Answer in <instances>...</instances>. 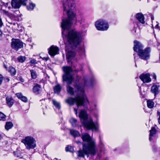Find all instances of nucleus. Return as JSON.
Wrapping results in <instances>:
<instances>
[{"label":"nucleus","instance_id":"nucleus-1","mask_svg":"<svg viewBox=\"0 0 160 160\" xmlns=\"http://www.w3.org/2000/svg\"><path fill=\"white\" fill-rule=\"evenodd\" d=\"M80 0H63L62 5L63 14H66L68 18H62L61 23V27L62 28V32L69 29L73 24H76L78 22L81 24L84 20L83 14L79 13L76 17V14L74 12L76 9V3Z\"/></svg>","mask_w":160,"mask_h":160},{"label":"nucleus","instance_id":"nucleus-2","mask_svg":"<svg viewBox=\"0 0 160 160\" xmlns=\"http://www.w3.org/2000/svg\"><path fill=\"white\" fill-rule=\"evenodd\" d=\"M62 34L65 44L66 46V58L68 62L72 63V60H74L76 53L72 50H68V48L76 47L81 42L83 35L82 32L78 31L75 29H72L69 31L66 35L63 31Z\"/></svg>","mask_w":160,"mask_h":160},{"label":"nucleus","instance_id":"nucleus-3","mask_svg":"<svg viewBox=\"0 0 160 160\" xmlns=\"http://www.w3.org/2000/svg\"><path fill=\"white\" fill-rule=\"evenodd\" d=\"M74 87L78 93L77 95L74 98L71 97L68 98L65 100L66 102L70 105H73L75 103L78 108L82 106L88 109L89 102L85 93L84 90L77 85H75Z\"/></svg>","mask_w":160,"mask_h":160},{"label":"nucleus","instance_id":"nucleus-4","mask_svg":"<svg viewBox=\"0 0 160 160\" xmlns=\"http://www.w3.org/2000/svg\"><path fill=\"white\" fill-rule=\"evenodd\" d=\"M78 116L84 128L88 130H91L92 131H98L99 127L98 124L94 123L91 118H88V115L85 110L83 109L81 110Z\"/></svg>","mask_w":160,"mask_h":160},{"label":"nucleus","instance_id":"nucleus-5","mask_svg":"<svg viewBox=\"0 0 160 160\" xmlns=\"http://www.w3.org/2000/svg\"><path fill=\"white\" fill-rule=\"evenodd\" d=\"M62 69L64 72L62 75L63 81L66 82L68 84L66 86L67 91L71 95H73L74 89L70 85L74 81L73 76L71 74L72 69L71 67L68 66H63Z\"/></svg>","mask_w":160,"mask_h":160},{"label":"nucleus","instance_id":"nucleus-6","mask_svg":"<svg viewBox=\"0 0 160 160\" xmlns=\"http://www.w3.org/2000/svg\"><path fill=\"white\" fill-rule=\"evenodd\" d=\"M82 138L84 142L82 143L83 150L86 152L93 153L97 149V144L95 140L91 137L88 133H82Z\"/></svg>","mask_w":160,"mask_h":160},{"label":"nucleus","instance_id":"nucleus-7","mask_svg":"<svg viewBox=\"0 0 160 160\" xmlns=\"http://www.w3.org/2000/svg\"><path fill=\"white\" fill-rule=\"evenodd\" d=\"M134 51L138 52V56L140 58L144 60H147L149 58L150 49L148 48L144 50H143V46L140 42L135 41L134 42Z\"/></svg>","mask_w":160,"mask_h":160},{"label":"nucleus","instance_id":"nucleus-8","mask_svg":"<svg viewBox=\"0 0 160 160\" xmlns=\"http://www.w3.org/2000/svg\"><path fill=\"white\" fill-rule=\"evenodd\" d=\"M81 79V77L77 75L76 77V80L74 82L73 86L74 87L75 85H77L80 87V88H83L84 91V87H92L96 82V80L94 78L91 79L89 81H88L86 80L85 77H84L82 81L83 84H80L79 83Z\"/></svg>","mask_w":160,"mask_h":160},{"label":"nucleus","instance_id":"nucleus-9","mask_svg":"<svg viewBox=\"0 0 160 160\" xmlns=\"http://www.w3.org/2000/svg\"><path fill=\"white\" fill-rule=\"evenodd\" d=\"M22 142L24 144L26 148L28 150L34 149L36 146L35 140L31 137H26L22 140Z\"/></svg>","mask_w":160,"mask_h":160},{"label":"nucleus","instance_id":"nucleus-10","mask_svg":"<svg viewBox=\"0 0 160 160\" xmlns=\"http://www.w3.org/2000/svg\"><path fill=\"white\" fill-rule=\"evenodd\" d=\"M95 25L97 29L99 31H106L109 27L108 22L102 19H99L96 21L95 22Z\"/></svg>","mask_w":160,"mask_h":160},{"label":"nucleus","instance_id":"nucleus-11","mask_svg":"<svg viewBox=\"0 0 160 160\" xmlns=\"http://www.w3.org/2000/svg\"><path fill=\"white\" fill-rule=\"evenodd\" d=\"M23 46V43L18 39H12L11 42V47L12 49L18 51L22 48Z\"/></svg>","mask_w":160,"mask_h":160},{"label":"nucleus","instance_id":"nucleus-12","mask_svg":"<svg viewBox=\"0 0 160 160\" xmlns=\"http://www.w3.org/2000/svg\"><path fill=\"white\" fill-rule=\"evenodd\" d=\"M96 150H95V152L93 153H91V152L87 153L85 152L83 149V147H82V149H80L77 152V154L78 157H79L84 158L85 155H86L88 156L89 155H94L97 152Z\"/></svg>","mask_w":160,"mask_h":160},{"label":"nucleus","instance_id":"nucleus-13","mask_svg":"<svg viewBox=\"0 0 160 160\" xmlns=\"http://www.w3.org/2000/svg\"><path fill=\"white\" fill-rule=\"evenodd\" d=\"M48 50L49 54L52 56H54L59 53L58 48L54 45L51 46Z\"/></svg>","mask_w":160,"mask_h":160},{"label":"nucleus","instance_id":"nucleus-14","mask_svg":"<svg viewBox=\"0 0 160 160\" xmlns=\"http://www.w3.org/2000/svg\"><path fill=\"white\" fill-rule=\"evenodd\" d=\"M148 73L143 74L140 75L139 77L143 83H148L151 81V79Z\"/></svg>","mask_w":160,"mask_h":160},{"label":"nucleus","instance_id":"nucleus-15","mask_svg":"<svg viewBox=\"0 0 160 160\" xmlns=\"http://www.w3.org/2000/svg\"><path fill=\"white\" fill-rule=\"evenodd\" d=\"M160 85L158 84H153L151 87V92L154 94L155 97L159 92V87Z\"/></svg>","mask_w":160,"mask_h":160},{"label":"nucleus","instance_id":"nucleus-16","mask_svg":"<svg viewBox=\"0 0 160 160\" xmlns=\"http://www.w3.org/2000/svg\"><path fill=\"white\" fill-rule=\"evenodd\" d=\"M6 103L10 108L11 107L14 103V100L11 97L6 95Z\"/></svg>","mask_w":160,"mask_h":160},{"label":"nucleus","instance_id":"nucleus-17","mask_svg":"<svg viewBox=\"0 0 160 160\" xmlns=\"http://www.w3.org/2000/svg\"><path fill=\"white\" fill-rule=\"evenodd\" d=\"M149 132V140L150 141H151L155 139L154 136L156 133V130L154 127H152Z\"/></svg>","mask_w":160,"mask_h":160},{"label":"nucleus","instance_id":"nucleus-18","mask_svg":"<svg viewBox=\"0 0 160 160\" xmlns=\"http://www.w3.org/2000/svg\"><path fill=\"white\" fill-rule=\"evenodd\" d=\"M136 18L139 22L142 24L144 23V17L142 13H137L136 15Z\"/></svg>","mask_w":160,"mask_h":160},{"label":"nucleus","instance_id":"nucleus-19","mask_svg":"<svg viewBox=\"0 0 160 160\" xmlns=\"http://www.w3.org/2000/svg\"><path fill=\"white\" fill-rule=\"evenodd\" d=\"M21 4L18 0H12L11 5L14 8H20Z\"/></svg>","mask_w":160,"mask_h":160},{"label":"nucleus","instance_id":"nucleus-20","mask_svg":"<svg viewBox=\"0 0 160 160\" xmlns=\"http://www.w3.org/2000/svg\"><path fill=\"white\" fill-rule=\"evenodd\" d=\"M62 87L60 84H58L55 86L54 88V91L55 93L58 94L60 92Z\"/></svg>","mask_w":160,"mask_h":160},{"label":"nucleus","instance_id":"nucleus-21","mask_svg":"<svg viewBox=\"0 0 160 160\" xmlns=\"http://www.w3.org/2000/svg\"><path fill=\"white\" fill-rule=\"evenodd\" d=\"M41 88V87L40 85L36 84L33 87V90L34 93L38 94L39 93Z\"/></svg>","mask_w":160,"mask_h":160},{"label":"nucleus","instance_id":"nucleus-22","mask_svg":"<svg viewBox=\"0 0 160 160\" xmlns=\"http://www.w3.org/2000/svg\"><path fill=\"white\" fill-rule=\"evenodd\" d=\"M70 133L74 137H78L80 136V134L79 132L76 130L71 129L70 130Z\"/></svg>","mask_w":160,"mask_h":160},{"label":"nucleus","instance_id":"nucleus-23","mask_svg":"<svg viewBox=\"0 0 160 160\" xmlns=\"http://www.w3.org/2000/svg\"><path fill=\"white\" fill-rule=\"evenodd\" d=\"M35 6L36 5L35 4L32 3V2H30L27 6V9L29 11H32L33 9Z\"/></svg>","mask_w":160,"mask_h":160},{"label":"nucleus","instance_id":"nucleus-24","mask_svg":"<svg viewBox=\"0 0 160 160\" xmlns=\"http://www.w3.org/2000/svg\"><path fill=\"white\" fill-rule=\"evenodd\" d=\"M13 126L12 123L11 122H7L5 125V128L6 130H8L11 128Z\"/></svg>","mask_w":160,"mask_h":160},{"label":"nucleus","instance_id":"nucleus-25","mask_svg":"<svg viewBox=\"0 0 160 160\" xmlns=\"http://www.w3.org/2000/svg\"><path fill=\"white\" fill-rule=\"evenodd\" d=\"M52 103L56 108L58 109H59L61 108V105L59 102H58L55 100H52Z\"/></svg>","mask_w":160,"mask_h":160},{"label":"nucleus","instance_id":"nucleus-26","mask_svg":"<svg viewBox=\"0 0 160 160\" xmlns=\"http://www.w3.org/2000/svg\"><path fill=\"white\" fill-rule=\"evenodd\" d=\"M70 122L73 127H76L77 126V120L73 118H72L70 120Z\"/></svg>","mask_w":160,"mask_h":160},{"label":"nucleus","instance_id":"nucleus-27","mask_svg":"<svg viewBox=\"0 0 160 160\" xmlns=\"http://www.w3.org/2000/svg\"><path fill=\"white\" fill-rule=\"evenodd\" d=\"M26 59V57L24 56H20L17 58V60L18 62L21 63L24 62Z\"/></svg>","mask_w":160,"mask_h":160},{"label":"nucleus","instance_id":"nucleus-28","mask_svg":"<svg viewBox=\"0 0 160 160\" xmlns=\"http://www.w3.org/2000/svg\"><path fill=\"white\" fill-rule=\"evenodd\" d=\"M31 77L32 79H35L37 77V74L36 72L33 70H30Z\"/></svg>","mask_w":160,"mask_h":160},{"label":"nucleus","instance_id":"nucleus-29","mask_svg":"<svg viewBox=\"0 0 160 160\" xmlns=\"http://www.w3.org/2000/svg\"><path fill=\"white\" fill-rule=\"evenodd\" d=\"M99 146L100 148L101 151H102L104 150V145L100 138Z\"/></svg>","mask_w":160,"mask_h":160},{"label":"nucleus","instance_id":"nucleus-30","mask_svg":"<svg viewBox=\"0 0 160 160\" xmlns=\"http://www.w3.org/2000/svg\"><path fill=\"white\" fill-rule=\"evenodd\" d=\"M8 71L12 75H15L16 74V70L15 68L12 67H9Z\"/></svg>","mask_w":160,"mask_h":160},{"label":"nucleus","instance_id":"nucleus-31","mask_svg":"<svg viewBox=\"0 0 160 160\" xmlns=\"http://www.w3.org/2000/svg\"><path fill=\"white\" fill-rule=\"evenodd\" d=\"M147 106L148 108H152L154 106V103L151 101H148L147 102Z\"/></svg>","mask_w":160,"mask_h":160},{"label":"nucleus","instance_id":"nucleus-32","mask_svg":"<svg viewBox=\"0 0 160 160\" xmlns=\"http://www.w3.org/2000/svg\"><path fill=\"white\" fill-rule=\"evenodd\" d=\"M90 110L93 111L94 112H97L98 111V108L97 107V105L96 104H94L93 106V107H90Z\"/></svg>","mask_w":160,"mask_h":160},{"label":"nucleus","instance_id":"nucleus-33","mask_svg":"<svg viewBox=\"0 0 160 160\" xmlns=\"http://www.w3.org/2000/svg\"><path fill=\"white\" fill-rule=\"evenodd\" d=\"M6 116L3 113L0 112V121H5L6 120Z\"/></svg>","mask_w":160,"mask_h":160},{"label":"nucleus","instance_id":"nucleus-34","mask_svg":"<svg viewBox=\"0 0 160 160\" xmlns=\"http://www.w3.org/2000/svg\"><path fill=\"white\" fill-rule=\"evenodd\" d=\"M65 149L67 152H72L73 148L72 146H68L66 147Z\"/></svg>","mask_w":160,"mask_h":160},{"label":"nucleus","instance_id":"nucleus-35","mask_svg":"<svg viewBox=\"0 0 160 160\" xmlns=\"http://www.w3.org/2000/svg\"><path fill=\"white\" fill-rule=\"evenodd\" d=\"M27 0H19V1L21 4L23 5H26Z\"/></svg>","mask_w":160,"mask_h":160},{"label":"nucleus","instance_id":"nucleus-36","mask_svg":"<svg viewBox=\"0 0 160 160\" xmlns=\"http://www.w3.org/2000/svg\"><path fill=\"white\" fill-rule=\"evenodd\" d=\"M144 87L143 86H142V87H141L140 88V92L141 94L142 95H144L145 94V92L143 90L142 91V89H144Z\"/></svg>","mask_w":160,"mask_h":160},{"label":"nucleus","instance_id":"nucleus-37","mask_svg":"<svg viewBox=\"0 0 160 160\" xmlns=\"http://www.w3.org/2000/svg\"><path fill=\"white\" fill-rule=\"evenodd\" d=\"M20 100H21L22 101L24 102H27L28 101V99H27V98L24 96H23L20 99Z\"/></svg>","mask_w":160,"mask_h":160},{"label":"nucleus","instance_id":"nucleus-38","mask_svg":"<svg viewBox=\"0 0 160 160\" xmlns=\"http://www.w3.org/2000/svg\"><path fill=\"white\" fill-rule=\"evenodd\" d=\"M16 95L19 99H20L21 98L23 97V95L21 93H18L16 94Z\"/></svg>","mask_w":160,"mask_h":160},{"label":"nucleus","instance_id":"nucleus-39","mask_svg":"<svg viewBox=\"0 0 160 160\" xmlns=\"http://www.w3.org/2000/svg\"><path fill=\"white\" fill-rule=\"evenodd\" d=\"M79 51L81 52L82 53H84L85 50L84 47H82L79 48Z\"/></svg>","mask_w":160,"mask_h":160},{"label":"nucleus","instance_id":"nucleus-40","mask_svg":"<svg viewBox=\"0 0 160 160\" xmlns=\"http://www.w3.org/2000/svg\"><path fill=\"white\" fill-rule=\"evenodd\" d=\"M30 62L32 64H36L37 63V61L35 59H32L31 60Z\"/></svg>","mask_w":160,"mask_h":160},{"label":"nucleus","instance_id":"nucleus-41","mask_svg":"<svg viewBox=\"0 0 160 160\" xmlns=\"http://www.w3.org/2000/svg\"><path fill=\"white\" fill-rule=\"evenodd\" d=\"M3 80L5 82H8L9 81V79L8 77H6L4 78Z\"/></svg>","mask_w":160,"mask_h":160},{"label":"nucleus","instance_id":"nucleus-42","mask_svg":"<svg viewBox=\"0 0 160 160\" xmlns=\"http://www.w3.org/2000/svg\"><path fill=\"white\" fill-rule=\"evenodd\" d=\"M158 115L159 116V118H158V121L159 124H160V112H157Z\"/></svg>","mask_w":160,"mask_h":160},{"label":"nucleus","instance_id":"nucleus-43","mask_svg":"<svg viewBox=\"0 0 160 160\" xmlns=\"http://www.w3.org/2000/svg\"><path fill=\"white\" fill-rule=\"evenodd\" d=\"M3 80V77L1 75H0V85L2 83V82Z\"/></svg>","mask_w":160,"mask_h":160},{"label":"nucleus","instance_id":"nucleus-44","mask_svg":"<svg viewBox=\"0 0 160 160\" xmlns=\"http://www.w3.org/2000/svg\"><path fill=\"white\" fill-rule=\"evenodd\" d=\"M157 147L155 146H153V150L154 152L156 151Z\"/></svg>","mask_w":160,"mask_h":160},{"label":"nucleus","instance_id":"nucleus-45","mask_svg":"<svg viewBox=\"0 0 160 160\" xmlns=\"http://www.w3.org/2000/svg\"><path fill=\"white\" fill-rule=\"evenodd\" d=\"M19 80L22 82H23L24 81V79L22 78L21 77H19Z\"/></svg>","mask_w":160,"mask_h":160},{"label":"nucleus","instance_id":"nucleus-46","mask_svg":"<svg viewBox=\"0 0 160 160\" xmlns=\"http://www.w3.org/2000/svg\"><path fill=\"white\" fill-rule=\"evenodd\" d=\"M74 110L75 112V114L77 115L78 114V112H77V109L75 108H74Z\"/></svg>","mask_w":160,"mask_h":160},{"label":"nucleus","instance_id":"nucleus-47","mask_svg":"<svg viewBox=\"0 0 160 160\" xmlns=\"http://www.w3.org/2000/svg\"><path fill=\"white\" fill-rule=\"evenodd\" d=\"M82 66H81V68L80 69H76L75 70V71L76 72H78L79 71L82 70Z\"/></svg>","mask_w":160,"mask_h":160},{"label":"nucleus","instance_id":"nucleus-48","mask_svg":"<svg viewBox=\"0 0 160 160\" xmlns=\"http://www.w3.org/2000/svg\"><path fill=\"white\" fill-rule=\"evenodd\" d=\"M157 23V24L155 26V27L157 28H159V26H158V23L157 22H156Z\"/></svg>","mask_w":160,"mask_h":160},{"label":"nucleus","instance_id":"nucleus-49","mask_svg":"<svg viewBox=\"0 0 160 160\" xmlns=\"http://www.w3.org/2000/svg\"><path fill=\"white\" fill-rule=\"evenodd\" d=\"M153 78H154L155 79H156V76L154 74V75L153 76Z\"/></svg>","mask_w":160,"mask_h":160},{"label":"nucleus","instance_id":"nucleus-50","mask_svg":"<svg viewBox=\"0 0 160 160\" xmlns=\"http://www.w3.org/2000/svg\"><path fill=\"white\" fill-rule=\"evenodd\" d=\"M151 19L152 20H153L154 19V16L152 15L151 16Z\"/></svg>","mask_w":160,"mask_h":160},{"label":"nucleus","instance_id":"nucleus-51","mask_svg":"<svg viewBox=\"0 0 160 160\" xmlns=\"http://www.w3.org/2000/svg\"><path fill=\"white\" fill-rule=\"evenodd\" d=\"M42 59L43 60H45L46 61L48 59L47 58H45V57L43 58Z\"/></svg>","mask_w":160,"mask_h":160},{"label":"nucleus","instance_id":"nucleus-52","mask_svg":"<svg viewBox=\"0 0 160 160\" xmlns=\"http://www.w3.org/2000/svg\"><path fill=\"white\" fill-rule=\"evenodd\" d=\"M4 68L6 69H7V68L6 66L4 64Z\"/></svg>","mask_w":160,"mask_h":160},{"label":"nucleus","instance_id":"nucleus-53","mask_svg":"<svg viewBox=\"0 0 160 160\" xmlns=\"http://www.w3.org/2000/svg\"><path fill=\"white\" fill-rule=\"evenodd\" d=\"M2 138L1 135L0 134V140Z\"/></svg>","mask_w":160,"mask_h":160},{"label":"nucleus","instance_id":"nucleus-54","mask_svg":"<svg viewBox=\"0 0 160 160\" xmlns=\"http://www.w3.org/2000/svg\"><path fill=\"white\" fill-rule=\"evenodd\" d=\"M95 116L97 117H98V115H95Z\"/></svg>","mask_w":160,"mask_h":160},{"label":"nucleus","instance_id":"nucleus-55","mask_svg":"<svg viewBox=\"0 0 160 160\" xmlns=\"http://www.w3.org/2000/svg\"><path fill=\"white\" fill-rule=\"evenodd\" d=\"M135 55V54H133V55L134 56Z\"/></svg>","mask_w":160,"mask_h":160},{"label":"nucleus","instance_id":"nucleus-56","mask_svg":"<svg viewBox=\"0 0 160 160\" xmlns=\"http://www.w3.org/2000/svg\"><path fill=\"white\" fill-rule=\"evenodd\" d=\"M135 32H136V30L135 31Z\"/></svg>","mask_w":160,"mask_h":160}]
</instances>
